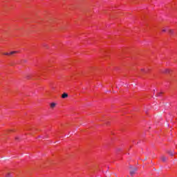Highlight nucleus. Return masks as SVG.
<instances>
[{
    "mask_svg": "<svg viewBox=\"0 0 177 177\" xmlns=\"http://www.w3.org/2000/svg\"><path fill=\"white\" fill-rule=\"evenodd\" d=\"M130 175L131 176H133L136 174V171H138V168L130 166Z\"/></svg>",
    "mask_w": 177,
    "mask_h": 177,
    "instance_id": "f257e3e1",
    "label": "nucleus"
},
{
    "mask_svg": "<svg viewBox=\"0 0 177 177\" xmlns=\"http://www.w3.org/2000/svg\"><path fill=\"white\" fill-rule=\"evenodd\" d=\"M160 158L162 162H167V160H168V158L166 157L165 156H162Z\"/></svg>",
    "mask_w": 177,
    "mask_h": 177,
    "instance_id": "f03ea898",
    "label": "nucleus"
},
{
    "mask_svg": "<svg viewBox=\"0 0 177 177\" xmlns=\"http://www.w3.org/2000/svg\"><path fill=\"white\" fill-rule=\"evenodd\" d=\"M62 99H66V97H68V94L67 93H64L62 95Z\"/></svg>",
    "mask_w": 177,
    "mask_h": 177,
    "instance_id": "7ed1b4c3",
    "label": "nucleus"
},
{
    "mask_svg": "<svg viewBox=\"0 0 177 177\" xmlns=\"http://www.w3.org/2000/svg\"><path fill=\"white\" fill-rule=\"evenodd\" d=\"M50 107L51 109H55V107H56V103H54V102L51 103L50 105Z\"/></svg>",
    "mask_w": 177,
    "mask_h": 177,
    "instance_id": "20e7f679",
    "label": "nucleus"
},
{
    "mask_svg": "<svg viewBox=\"0 0 177 177\" xmlns=\"http://www.w3.org/2000/svg\"><path fill=\"white\" fill-rule=\"evenodd\" d=\"M168 32L170 34V35H174V30L169 29Z\"/></svg>",
    "mask_w": 177,
    "mask_h": 177,
    "instance_id": "39448f33",
    "label": "nucleus"
},
{
    "mask_svg": "<svg viewBox=\"0 0 177 177\" xmlns=\"http://www.w3.org/2000/svg\"><path fill=\"white\" fill-rule=\"evenodd\" d=\"M167 28H168V26H166L165 28H163L162 29V32H167Z\"/></svg>",
    "mask_w": 177,
    "mask_h": 177,
    "instance_id": "423d86ee",
    "label": "nucleus"
},
{
    "mask_svg": "<svg viewBox=\"0 0 177 177\" xmlns=\"http://www.w3.org/2000/svg\"><path fill=\"white\" fill-rule=\"evenodd\" d=\"M16 53H19V51H12V52L10 53V55H15Z\"/></svg>",
    "mask_w": 177,
    "mask_h": 177,
    "instance_id": "0eeeda50",
    "label": "nucleus"
},
{
    "mask_svg": "<svg viewBox=\"0 0 177 177\" xmlns=\"http://www.w3.org/2000/svg\"><path fill=\"white\" fill-rule=\"evenodd\" d=\"M168 154H169V156H174V151H168Z\"/></svg>",
    "mask_w": 177,
    "mask_h": 177,
    "instance_id": "6e6552de",
    "label": "nucleus"
},
{
    "mask_svg": "<svg viewBox=\"0 0 177 177\" xmlns=\"http://www.w3.org/2000/svg\"><path fill=\"white\" fill-rule=\"evenodd\" d=\"M6 177H13V176H12V174H10V173H8L6 175Z\"/></svg>",
    "mask_w": 177,
    "mask_h": 177,
    "instance_id": "1a4fd4ad",
    "label": "nucleus"
},
{
    "mask_svg": "<svg viewBox=\"0 0 177 177\" xmlns=\"http://www.w3.org/2000/svg\"><path fill=\"white\" fill-rule=\"evenodd\" d=\"M163 73H169V69H165Z\"/></svg>",
    "mask_w": 177,
    "mask_h": 177,
    "instance_id": "9d476101",
    "label": "nucleus"
},
{
    "mask_svg": "<svg viewBox=\"0 0 177 177\" xmlns=\"http://www.w3.org/2000/svg\"><path fill=\"white\" fill-rule=\"evenodd\" d=\"M3 55H5L6 56H9V55H10V53H3Z\"/></svg>",
    "mask_w": 177,
    "mask_h": 177,
    "instance_id": "9b49d317",
    "label": "nucleus"
},
{
    "mask_svg": "<svg viewBox=\"0 0 177 177\" xmlns=\"http://www.w3.org/2000/svg\"><path fill=\"white\" fill-rule=\"evenodd\" d=\"M161 93H158L157 94V96H160V95H161Z\"/></svg>",
    "mask_w": 177,
    "mask_h": 177,
    "instance_id": "f8f14e48",
    "label": "nucleus"
},
{
    "mask_svg": "<svg viewBox=\"0 0 177 177\" xmlns=\"http://www.w3.org/2000/svg\"><path fill=\"white\" fill-rule=\"evenodd\" d=\"M147 160V158H144V161H146Z\"/></svg>",
    "mask_w": 177,
    "mask_h": 177,
    "instance_id": "ddd939ff",
    "label": "nucleus"
},
{
    "mask_svg": "<svg viewBox=\"0 0 177 177\" xmlns=\"http://www.w3.org/2000/svg\"><path fill=\"white\" fill-rule=\"evenodd\" d=\"M147 160V158H144V161H146Z\"/></svg>",
    "mask_w": 177,
    "mask_h": 177,
    "instance_id": "4468645a",
    "label": "nucleus"
},
{
    "mask_svg": "<svg viewBox=\"0 0 177 177\" xmlns=\"http://www.w3.org/2000/svg\"><path fill=\"white\" fill-rule=\"evenodd\" d=\"M141 71H145V69H141Z\"/></svg>",
    "mask_w": 177,
    "mask_h": 177,
    "instance_id": "2eb2a0df",
    "label": "nucleus"
},
{
    "mask_svg": "<svg viewBox=\"0 0 177 177\" xmlns=\"http://www.w3.org/2000/svg\"><path fill=\"white\" fill-rule=\"evenodd\" d=\"M115 176H117V174H115Z\"/></svg>",
    "mask_w": 177,
    "mask_h": 177,
    "instance_id": "dca6fc26",
    "label": "nucleus"
},
{
    "mask_svg": "<svg viewBox=\"0 0 177 177\" xmlns=\"http://www.w3.org/2000/svg\"><path fill=\"white\" fill-rule=\"evenodd\" d=\"M16 139H19L18 138H16Z\"/></svg>",
    "mask_w": 177,
    "mask_h": 177,
    "instance_id": "f3484780",
    "label": "nucleus"
}]
</instances>
